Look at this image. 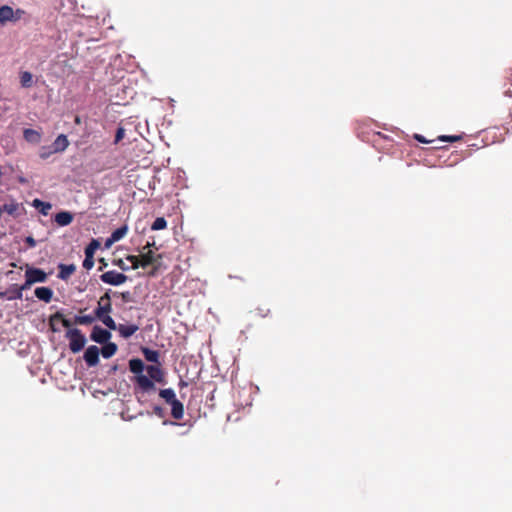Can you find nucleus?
Here are the masks:
<instances>
[{"label": "nucleus", "instance_id": "obj_22", "mask_svg": "<svg viewBox=\"0 0 512 512\" xmlns=\"http://www.w3.org/2000/svg\"><path fill=\"white\" fill-rule=\"evenodd\" d=\"M19 208H20V204L17 203L16 201L12 200L9 203L3 204L1 210H3L4 212H6L7 214H9L11 216H17Z\"/></svg>", "mask_w": 512, "mask_h": 512}, {"label": "nucleus", "instance_id": "obj_17", "mask_svg": "<svg viewBox=\"0 0 512 512\" xmlns=\"http://www.w3.org/2000/svg\"><path fill=\"white\" fill-rule=\"evenodd\" d=\"M141 352H142V354L144 355L145 359L148 362H152V363L161 365L160 360H159L160 359L159 351L152 350V349H150L148 347H142L141 348Z\"/></svg>", "mask_w": 512, "mask_h": 512}, {"label": "nucleus", "instance_id": "obj_2", "mask_svg": "<svg viewBox=\"0 0 512 512\" xmlns=\"http://www.w3.org/2000/svg\"><path fill=\"white\" fill-rule=\"evenodd\" d=\"M65 336L69 340V349L71 352L78 353L84 348L86 344V338L80 329H70L66 332Z\"/></svg>", "mask_w": 512, "mask_h": 512}, {"label": "nucleus", "instance_id": "obj_47", "mask_svg": "<svg viewBox=\"0 0 512 512\" xmlns=\"http://www.w3.org/2000/svg\"><path fill=\"white\" fill-rule=\"evenodd\" d=\"M41 157H42V158H46V157H47V155H46V154H41Z\"/></svg>", "mask_w": 512, "mask_h": 512}, {"label": "nucleus", "instance_id": "obj_4", "mask_svg": "<svg viewBox=\"0 0 512 512\" xmlns=\"http://www.w3.org/2000/svg\"><path fill=\"white\" fill-rule=\"evenodd\" d=\"M100 279L103 283L118 286L127 281V276L123 273H119L114 270L107 271L100 275Z\"/></svg>", "mask_w": 512, "mask_h": 512}, {"label": "nucleus", "instance_id": "obj_20", "mask_svg": "<svg viewBox=\"0 0 512 512\" xmlns=\"http://www.w3.org/2000/svg\"><path fill=\"white\" fill-rule=\"evenodd\" d=\"M23 137L29 143H39L41 140L40 132L31 128L24 129Z\"/></svg>", "mask_w": 512, "mask_h": 512}, {"label": "nucleus", "instance_id": "obj_31", "mask_svg": "<svg viewBox=\"0 0 512 512\" xmlns=\"http://www.w3.org/2000/svg\"><path fill=\"white\" fill-rule=\"evenodd\" d=\"M93 266H94V257L90 256V255H85V259L83 261V267L86 270H90V269H92Z\"/></svg>", "mask_w": 512, "mask_h": 512}, {"label": "nucleus", "instance_id": "obj_18", "mask_svg": "<svg viewBox=\"0 0 512 512\" xmlns=\"http://www.w3.org/2000/svg\"><path fill=\"white\" fill-rule=\"evenodd\" d=\"M59 273L58 278L62 280H67L76 270V266L74 264L66 265V264H59Z\"/></svg>", "mask_w": 512, "mask_h": 512}, {"label": "nucleus", "instance_id": "obj_23", "mask_svg": "<svg viewBox=\"0 0 512 512\" xmlns=\"http://www.w3.org/2000/svg\"><path fill=\"white\" fill-rule=\"evenodd\" d=\"M20 84L23 88H30L33 85V75L29 71L20 72Z\"/></svg>", "mask_w": 512, "mask_h": 512}, {"label": "nucleus", "instance_id": "obj_10", "mask_svg": "<svg viewBox=\"0 0 512 512\" xmlns=\"http://www.w3.org/2000/svg\"><path fill=\"white\" fill-rule=\"evenodd\" d=\"M146 371H147V374H148V378L151 380V381H155V382H163L164 381V372L163 370L161 369V365H149L147 366L146 368Z\"/></svg>", "mask_w": 512, "mask_h": 512}, {"label": "nucleus", "instance_id": "obj_34", "mask_svg": "<svg viewBox=\"0 0 512 512\" xmlns=\"http://www.w3.org/2000/svg\"><path fill=\"white\" fill-rule=\"evenodd\" d=\"M32 285L33 283L28 278H25V282L20 287H18V289L23 292L24 290L30 289Z\"/></svg>", "mask_w": 512, "mask_h": 512}, {"label": "nucleus", "instance_id": "obj_33", "mask_svg": "<svg viewBox=\"0 0 512 512\" xmlns=\"http://www.w3.org/2000/svg\"><path fill=\"white\" fill-rule=\"evenodd\" d=\"M124 129L122 127L118 128L115 135V143H118L124 137Z\"/></svg>", "mask_w": 512, "mask_h": 512}, {"label": "nucleus", "instance_id": "obj_19", "mask_svg": "<svg viewBox=\"0 0 512 512\" xmlns=\"http://www.w3.org/2000/svg\"><path fill=\"white\" fill-rule=\"evenodd\" d=\"M73 221V215L70 212L62 211L55 215V222L60 226H67Z\"/></svg>", "mask_w": 512, "mask_h": 512}, {"label": "nucleus", "instance_id": "obj_9", "mask_svg": "<svg viewBox=\"0 0 512 512\" xmlns=\"http://www.w3.org/2000/svg\"><path fill=\"white\" fill-rule=\"evenodd\" d=\"M56 322H61L62 325L65 327V328H70L71 325H72V322L68 319H66L64 317V314L60 311H57L56 313H54L53 315L50 316L49 318V325H50V328L52 331L56 332V331H59L58 328H56L55 324Z\"/></svg>", "mask_w": 512, "mask_h": 512}, {"label": "nucleus", "instance_id": "obj_29", "mask_svg": "<svg viewBox=\"0 0 512 512\" xmlns=\"http://www.w3.org/2000/svg\"><path fill=\"white\" fill-rule=\"evenodd\" d=\"M463 139L462 135H441L438 137V140L443 142H458Z\"/></svg>", "mask_w": 512, "mask_h": 512}, {"label": "nucleus", "instance_id": "obj_11", "mask_svg": "<svg viewBox=\"0 0 512 512\" xmlns=\"http://www.w3.org/2000/svg\"><path fill=\"white\" fill-rule=\"evenodd\" d=\"M128 232V227L126 225L117 228L112 232L111 236L106 239L105 247L109 248L115 242L121 240Z\"/></svg>", "mask_w": 512, "mask_h": 512}, {"label": "nucleus", "instance_id": "obj_37", "mask_svg": "<svg viewBox=\"0 0 512 512\" xmlns=\"http://www.w3.org/2000/svg\"><path fill=\"white\" fill-rule=\"evenodd\" d=\"M116 264H117V266H118L120 269H122V270H124V271H125V270H128V267L125 265V263L123 262V260L119 259V260L117 261V263H116Z\"/></svg>", "mask_w": 512, "mask_h": 512}, {"label": "nucleus", "instance_id": "obj_14", "mask_svg": "<svg viewBox=\"0 0 512 512\" xmlns=\"http://www.w3.org/2000/svg\"><path fill=\"white\" fill-rule=\"evenodd\" d=\"M35 296L45 303H49L53 297V291L49 287H37L34 291Z\"/></svg>", "mask_w": 512, "mask_h": 512}, {"label": "nucleus", "instance_id": "obj_28", "mask_svg": "<svg viewBox=\"0 0 512 512\" xmlns=\"http://www.w3.org/2000/svg\"><path fill=\"white\" fill-rule=\"evenodd\" d=\"M98 248L99 242L96 239H92V241L85 248V255H90L94 257V253Z\"/></svg>", "mask_w": 512, "mask_h": 512}, {"label": "nucleus", "instance_id": "obj_43", "mask_svg": "<svg viewBox=\"0 0 512 512\" xmlns=\"http://www.w3.org/2000/svg\"><path fill=\"white\" fill-rule=\"evenodd\" d=\"M39 204H42V202L38 199L34 200V205L38 206Z\"/></svg>", "mask_w": 512, "mask_h": 512}, {"label": "nucleus", "instance_id": "obj_24", "mask_svg": "<svg viewBox=\"0 0 512 512\" xmlns=\"http://www.w3.org/2000/svg\"><path fill=\"white\" fill-rule=\"evenodd\" d=\"M159 396L164 399L167 404H170L176 399V394L172 388L161 389Z\"/></svg>", "mask_w": 512, "mask_h": 512}, {"label": "nucleus", "instance_id": "obj_35", "mask_svg": "<svg viewBox=\"0 0 512 512\" xmlns=\"http://www.w3.org/2000/svg\"><path fill=\"white\" fill-rule=\"evenodd\" d=\"M25 243L30 247L33 248L36 246V240L32 236H28L25 239Z\"/></svg>", "mask_w": 512, "mask_h": 512}, {"label": "nucleus", "instance_id": "obj_3", "mask_svg": "<svg viewBox=\"0 0 512 512\" xmlns=\"http://www.w3.org/2000/svg\"><path fill=\"white\" fill-rule=\"evenodd\" d=\"M25 12L21 9H13L8 5L0 8V23L6 24L7 22H16L22 18Z\"/></svg>", "mask_w": 512, "mask_h": 512}, {"label": "nucleus", "instance_id": "obj_26", "mask_svg": "<svg viewBox=\"0 0 512 512\" xmlns=\"http://www.w3.org/2000/svg\"><path fill=\"white\" fill-rule=\"evenodd\" d=\"M95 320V317L91 316V315H78V316H75L74 318V323L77 324V325H88V324H91L93 323Z\"/></svg>", "mask_w": 512, "mask_h": 512}, {"label": "nucleus", "instance_id": "obj_15", "mask_svg": "<svg viewBox=\"0 0 512 512\" xmlns=\"http://www.w3.org/2000/svg\"><path fill=\"white\" fill-rule=\"evenodd\" d=\"M138 330H139V326L136 324H129V325L119 324L117 327V331L125 339L131 337Z\"/></svg>", "mask_w": 512, "mask_h": 512}, {"label": "nucleus", "instance_id": "obj_30", "mask_svg": "<svg viewBox=\"0 0 512 512\" xmlns=\"http://www.w3.org/2000/svg\"><path fill=\"white\" fill-rule=\"evenodd\" d=\"M126 260H128L132 264V268L133 269H137V268L141 267L140 257L139 256L128 255L126 257Z\"/></svg>", "mask_w": 512, "mask_h": 512}, {"label": "nucleus", "instance_id": "obj_5", "mask_svg": "<svg viewBox=\"0 0 512 512\" xmlns=\"http://www.w3.org/2000/svg\"><path fill=\"white\" fill-rule=\"evenodd\" d=\"M47 273L40 268L27 267L25 278H28L33 284L44 283L47 281Z\"/></svg>", "mask_w": 512, "mask_h": 512}, {"label": "nucleus", "instance_id": "obj_16", "mask_svg": "<svg viewBox=\"0 0 512 512\" xmlns=\"http://www.w3.org/2000/svg\"><path fill=\"white\" fill-rule=\"evenodd\" d=\"M169 405L171 406V416L175 420H181L183 418V416H184V406H183V404L176 398Z\"/></svg>", "mask_w": 512, "mask_h": 512}, {"label": "nucleus", "instance_id": "obj_6", "mask_svg": "<svg viewBox=\"0 0 512 512\" xmlns=\"http://www.w3.org/2000/svg\"><path fill=\"white\" fill-rule=\"evenodd\" d=\"M112 311L111 297L109 291L102 295L98 301V306L95 309V316L101 314H109Z\"/></svg>", "mask_w": 512, "mask_h": 512}, {"label": "nucleus", "instance_id": "obj_7", "mask_svg": "<svg viewBox=\"0 0 512 512\" xmlns=\"http://www.w3.org/2000/svg\"><path fill=\"white\" fill-rule=\"evenodd\" d=\"M111 333L110 331L96 325L93 327L92 329V332L90 334V338L92 341L96 342V343H99V344H104L106 342H108L111 338Z\"/></svg>", "mask_w": 512, "mask_h": 512}, {"label": "nucleus", "instance_id": "obj_38", "mask_svg": "<svg viewBox=\"0 0 512 512\" xmlns=\"http://www.w3.org/2000/svg\"><path fill=\"white\" fill-rule=\"evenodd\" d=\"M153 411L158 416H162L163 415V409L161 407H159V406H155Z\"/></svg>", "mask_w": 512, "mask_h": 512}, {"label": "nucleus", "instance_id": "obj_8", "mask_svg": "<svg viewBox=\"0 0 512 512\" xmlns=\"http://www.w3.org/2000/svg\"><path fill=\"white\" fill-rule=\"evenodd\" d=\"M100 349L95 346H89L84 353V360L89 367H94L99 363Z\"/></svg>", "mask_w": 512, "mask_h": 512}, {"label": "nucleus", "instance_id": "obj_1", "mask_svg": "<svg viewBox=\"0 0 512 512\" xmlns=\"http://www.w3.org/2000/svg\"><path fill=\"white\" fill-rule=\"evenodd\" d=\"M144 368V363L139 358H133L129 361V369L135 374L134 382L136 394L139 392L147 393L156 389L154 382L142 373Z\"/></svg>", "mask_w": 512, "mask_h": 512}, {"label": "nucleus", "instance_id": "obj_36", "mask_svg": "<svg viewBox=\"0 0 512 512\" xmlns=\"http://www.w3.org/2000/svg\"><path fill=\"white\" fill-rule=\"evenodd\" d=\"M414 138L420 143H430L431 141L427 140L424 136L415 134Z\"/></svg>", "mask_w": 512, "mask_h": 512}, {"label": "nucleus", "instance_id": "obj_45", "mask_svg": "<svg viewBox=\"0 0 512 512\" xmlns=\"http://www.w3.org/2000/svg\"><path fill=\"white\" fill-rule=\"evenodd\" d=\"M101 262L104 266H106L107 264L105 263L104 259H101Z\"/></svg>", "mask_w": 512, "mask_h": 512}, {"label": "nucleus", "instance_id": "obj_42", "mask_svg": "<svg viewBox=\"0 0 512 512\" xmlns=\"http://www.w3.org/2000/svg\"><path fill=\"white\" fill-rule=\"evenodd\" d=\"M74 122H75V124H80L81 123V118L79 116H76L75 119H74Z\"/></svg>", "mask_w": 512, "mask_h": 512}, {"label": "nucleus", "instance_id": "obj_12", "mask_svg": "<svg viewBox=\"0 0 512 512\" xmlns=\"http://www.w3.org/2000/svg\"><path fill=\"white\" fill-rule=\"evenodd\" d=\"M139 257H140L141 267L146 268L149 265L154 264L157 261V259H160L161 255L156 256L152 250H148V251H143Z\"/></svg>", "mask_w": 512, "mask_h": 512}, {"label": "nucleus", "instance_id": "obj_44", "mask_svg": "<svg viewBox=\"0 0 512 512\" xmlns=\"http://www.w3.org/2000/svg\"><path fill=\"white\" fill-rule=\"evenodd\" d=\"M19 182H20V183H25L26 181H25V179H24V178H20V179H19Z\"/></svg>", "mask_w": 512, "mask_h": 512}, {"label": "nucleus", "instance_id": "obj_41", "mask_svg": "<svg viewBox=\"0 0 512 512\" xmlns=\"http://www.w3.org/2000/svg\"><path fill=\"white\" fill-rule=\"evenodd\" d=\"M157 267H154L150 272H149V276L151 277H154L156 274H157Z\"/></svg>", "mask_w": 512, "mask_h": 512}, {"label": "nucleus", "instance_id": "obj_27", "mask_svg": "<svg viewBox=\"0 0 512 512\" xmlns=\"http://www.w3.org/2000/svg\"><path fill=\"white\" fill-rule=\"evenodd\" d=\"M167 227V221L165 220L164 217H157L152 226H151V229L152 230H162V229H165Z\"/></svg>", "mask_w": 512, "mask_h": 512}, {"label": "nucleus", "instance_id": "obj_25", "mask_svg": "<svg viewBox=\"0 0 512 512\" xmlns=\"http://www.w3.org/2000/svg\"><path fill=\"white\" fill-rule=\"evenodd\" d=\"M99 319L105 326H107L111 330H117L118 325H116L115 321L109 314H101L100 316H95Z\"/></svg>", "mask_w": 512, "mask_h": 512}, {"label": "nucleus", "instance_id": "obj_13", "mask_svg": "<svg viewBox=\"0 0 512 512\" xmlns=\"http://www.w3.org/2000/svg\"><path fill=\"white\" fill-rule=\"evenodd\" d=\"M68 145H69V141H68L67 136L64 134H60L57 136V138L54 140V142L52 144L53 152L54 153L63 152L66 150Z\"/></svg>", "mask_w": 512, "mask_h": 512}, {"label": "nucleus", "instance_id": "obj_39", "mask_svg": "<svg viewBox=\"0 0 512 512\" xmlns=\"http://www.w3.org/2000/svg\"><path fill=\"white\" fill-rule=\"evenodd\" d=\"M121 296H122L124 301H129V299H130V293L129 292H123L121 294Z\"/></svg>", "mask_w": 512, "mask_h": 512}, {"label": "nucleus", "instance_id": "obj_40", "mask_svg": "<svg viewBox=\"0 0 512 512\" xmlns=\"http://www.w3.org/2000/svg\"><path fill=\"white\" fill-rule=\"evenodd\" d=\"M154 245H155V243H154V242H153L152 244L148 242V243L143 247V251H145V250H147V251H148V250H151V249H150V247H152V246H154Z\"/></svg>", "mask_w": 512, "mask_h": 512}, {"label": "nucleus", "instance_id": "obj_32", "mask_svg": "<svg viewBox=\"0 0 512 512\" xmlns=\"http://www.w3.org/2000/svg\"><path fill=\"white\" fill-rule=\"evenodd\" d=\"M23 297V293L16 287L13 291H10V295L8 297L9 300H21Z\"/></svg>", "mask_w": 512, "mask_h": 512}, {"label": "nucleus", "instance_id": "obj_46", "mask_svg": "<svg viewBox=\"0 0 512 512\" xmlns=\"http://www.w3.org/2000/svg\"><path fill=\"white\" fill-rule=\"evenodd\" d=\"M116 370H117V366H113L112 371H116Z\"/></svg>", "mask_w": 512, "mask_h": 512}, {"label": "nucleus", "instance_id": "obj_21", "mask_svg": "<svg viewBox=\"0 0 512 512\" xmlns=\"http://www.w3.org/2000/svg\"><path fill=\"white\" fill-rule=\"evenodd\" d=\"M117 345L113 342H106L104 343V346L100 350L102 356L104 358H110L117 352Z\"/></svg>", "mask_w": 512, "mask_h": 512}]
</instances>
